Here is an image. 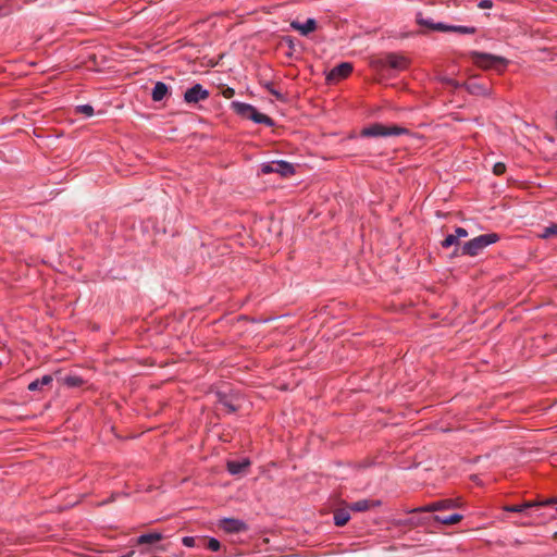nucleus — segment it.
Masks as SVG:
<instances>
[{
    "instance_id": "36",
    "label": "nucleus",
    "mask_w": 557,
    "mask_h": 557,
    "mask_svg": "<svg viewBox=\"0 0 557 557\" xmlns=\"http://www.w3.org/2000/svg\"><path fill=\"white\" fill-rule=\"evenodd\" d=\"M222 94H223V96H224L225 98H232V97H234V95H235V90H234L233 88H231V87H227V88H225V89L223 90V92H222Z\"/></svg>"
},
{
    "instance_id": "40",
    "label": "nucleus",
    "mask_w": 557,
    "mask_h": 557,
    "mask_svg": "<svg viewBox=\"0 0 557 557\" xmlns=\"http://www.w3.org/2000/svg\"><path fill=\"white\" fill-rule=\"evenodd\" d=\"M554 512H557V506H555V508H554Z\"/></svg>"
},
{
    "instance_id": "26",
    "label": "nucleus",
    "mask_w": 557,
    "mask_h": 557,
    "mask_svg": "<svg viewBox=\"0 0 557 557\" xmlns=\"http://www.w3.org/2000/svg\"><path fill=\"white\" fill-rule=\"evenodd\" d=\"M272 96L275 97L276 100L281 102L286 101V96L278 91L272 82H265L261 84Z\"/></svg>"
},
{
    "instance_id": "38",
    "label": "nucleus",
    "mask_w": 557,
    "mask_h": 557,
    "mask_svg": "<svg viewBox=\"0 0 557 557\" xmlns=\"http://www.w3.org/2000/svg\"><path fill=\"white\" fill-rule=\"evenodd\" d=\"M8 13L7 10L0 9V15H5Z\"/></svg>"
},
{
    "instance_id": "1",
    "label": "nucleus",
    "mask_w": 557,
    "mask_h": 557,
    "mask_svg": "<svg viewBox=\"0 0 557 557\" xmlns=\"http://www.w3.org/2000/svg\"><path fill=\"white\" fill-rule=\"evenodd\" d=\"M410 59L401 53L388 52L382 55L372 57L370 60L371 67L376 71L386 69L401 72L410 66Z\"/></svg>"
},
{
    "instance_id": "18",
    "label": "nucleus",
    "mask_w": 557,
    "mask_h": 557,
    "mask_svg": "<svg viewBox=\"0 0 557 557\" xmlns=\"http://www.w3.org/2000/svg\"><path fill=\"white\" fill-rule=\"evenodd\" d=\"M382 502L379 499L370 500V499H360L348 505V509L355 512H363L369 510L370 508L380 507Z\"/></svg>"
},
{
    "instance_id": "4",
    "label": "nucleus",
    "mask_w": 557,
    "mask_h": 557,
    "mask_svg": "<svg viewBox=\"0 0 557 557\" xmlns=\"http://www.w3.org/2000/svg\"><path fill=\"white\" fill-rule=\"evenodd\" d=\"M417 23L420 26L425 27L430 32H441V33L454 32V33L469 34V33H474V30H475L473 27L448 24V23H444V22H434L431 17H424L421 13H419L417 15Z\"/></svg>"
},
{
    "instance_id": "37",
    "label": "nucleus",
    "mask_w": 557,
    "mask_h": 557,
    "mask_svg": "<svg viewBox=\"0 0 557 557\" xmlns=\"http://www.w3.org/2000/svg\"><path fill=\"white\" fill-rule=\"evenodd\" d=\"M133 555H134V552L132 550V552H129L128 554L123 555V556H120V557H132Z\"/></svg>"
},
{
    "instance_id": "29",
    "label": "nucleus",
    "mask_w": 557,
    "mask_h": 557,
    "mask_svg": "<svg viewBox=\"0 0 557 557\" xmlns=\"http://www.w3.org/2000/svg\"><path fill=\"white\" fill-rule=\"evenodd\" d=\"M443 248H449L451 246H459L458 236L454 234H448L441 243Z\"/></svg>"
},
{
    "instance_id": "15",
    "label": "nucleus",
    "mask_w": 557,
    "mask_h": 557,
    "mask_svg": "<svg viewBox=\"0 0 557 557\" xmlns=\"http://www.w3.org/2000/svg\"><path fill=\"white\" fill-rule=\"evenodd\" d=\"M315 28L317 21L314 18H307V21L304 23L298 21L290 22L288 28H286L285 32L298 30L300 32V35H308L309 33L314 32Z\"/></svg>"
},
{
    "instance_id": "9",
    "label": "nucleus",
    "mask_w": 557,
    "mask_h": 557,
    "mask_svg": "<svg viewBox=\"0 0 557 557\" xmlns=\"http://www.w3.org/2000/svg\"><path fill=\"white\" fill-rule=\"evenodd\" d=\"M261 173L262 174L277 173L282 177H289L295 174V166L285 160H277V161L262 163L261 164Z\"/></svg>"
},
{
    "instance_id": "33",
    "label": "nucleus",
    "mask_w": 557,
    "mask_h": 557,
    "mask_svg": "<svg viewBox=\"0 0 557 557\" xmlns=\"http://www.w3.org/2000/svg\"><path fill=\"white\" fill-rule=\"evenodd\" d=\"M182 543L186 547H194L196 544V539L194 536H184L182 539Z\"/></svg>"
},
{
    "instance_id": "41",
    "label": "nucleus",
    "mask_w": 557,
    "mask_h": 557,
    "mask_svg": "<svg viewBox=\"0 0 557 557\" xmlns=\"http://www.w3.org/2000/svg\"><path fill=\"white\" fill-rule=\"evenodd\" d=\"M555 536L557 537V532L555 533Z\"/></svg>"
},
{
    "instance_id": "24",
    "label": "nucleus",
    "mask_w": 557,
    "mask_h": 557,
    "mask_svg": "<svg viewBox=\"0 0 557 557\" xmlns=\"http://www.w3.org/2000/svg\"><path fill=\"white\" fill-rule=\"evenodd\" d=\"M163 540V534L160 532H150L141 534L137 537L136 542L138 545L144 544H154L159 541Z\"/></svg>"
},
{
    "instance_id": "12",
    "label": "nucleus",
    "mask_w": 557,
    "mask_h": 557,
    "mask_svg": "<svg viewBox=\"0 0 557 557\" xmlns=\"http://www.w3.org/2000/svg\"><path fill=\"white\" fill-rule=\"evenodd\" d=\"M458 503L455 499L446 498L433 502L426 506L414 508L409 512H434V511H443L449 510L458 507Z\"/></svg>"
},
{
    "instance_id": "20",
    "label": "nucleus",
    "mask_w": 557,
    "mask_h": 557,
    "mask_svg": "<svg viewBox=\"0 0 557 557\" xmlns=\"http://www.w3.org/2000/svg\"><path fill=\"white\" fill-rule=\"evenodd\" d=\"M431 518L437 523L453 525L460 522L463 519V516L460 513L433 515Z\"/></svg>"
},
{
    "instance_id": "30",
    "label": "nucleus",
    "mask_w": 557,
    "mask_h": 557,
    "mask_svg": "<svg viewBox=\"0 0 557 557\" xmlns=\"http://www.w3.org/2000/svg\"><path fill=\"white\" fill-rule=\"evenodd\" d=\"M75 112L79 114H84L86 116H92L95 111L92 106L90 104H81L75 107Z\"/></svg>"
},
{
    "instance_id": "39",
    "label": "nucleus",
    "mask_w": 557,
    "mask_h": 557,
    "mask_svg": "<svg viewBox=\"0 0 557 557\" xmlns=\"http://www.w3.org/2000/svg\"><path fill=\"white\" fill-rule=\"evenodd\" d=\"M453 255L457 256L458 255V249H456Z\"/></svg>"
},
{
    "instance_id": "17",
    "label": "nucleus",
    "mask_w": 557,
    "mask_h": 557,
    "mask_svg": "<svg viewBox=\"0 0 557 557\" xmlns=\"http://www.w3.org/2000/svg\"><path fill=\"white\" fill-rule=\"evenodd\" d=\"M251 465L248 458H244L242 460H228L226 462V470L232 475L243 474Z\"/></svg>"
},
{
    "instance_id": "28",
    "label": "nucleus",
    "mask_w": 557,
    "mask_h": 557,
    "mask_svg": "<svg viewBox=\"0 0 557 557\" xmlns=\"http://www.w3.org/2000/svg\"><path fill=\"white\" fill-rule=\"evenodd\" d=\"M555 235H557V224L553 223L549 226L544 227L543 232L539 234V237L543 239H548Z\"/></svg>"
},
{
    "instance_id": "35",
    "label": "nucleus",
    "mask_w": 557,
    "mask_h": 557,
    "mask_svg": "<svg viewBox=\"0 0 557 557\" xmlns=\"http://www.w3.org/2000/svg\"><path fill=\"white\" fill-rule=\"evenodd\" d=\"M478 7L481 9H490L493 7V1L492 0H481L479 2Z\"/></svg>"
},
{
    "instance_id": "11",
    "label": "nucleus",
    "mask_w": 557,
    "mask_h": 557,
    "mask_svg": "<svg viewBox=\"0 0 557 557\" xmlns=\"http://www.w3.org/2000/svg\"><path fill=\"white\" fill-rule=\"evenodd\" d=\"M283 40L278 44V49H283L285 46L287 50L284 54L289 59H300L304 46L296 37H282Z\"/></svg>"
},
{
    "instance_id": "8",
    "label": "nucleus",
    "mask_w": 557,
    "mask_h": 557,
    "mask_svg": "<svg viewBox=\"0 0 557 557\" xmlns=\"http://www.w3.org/2000/svg\"><path fill=\"white\" fill-rule=\"evenodd\" d=\"M215 404L222 406L228 413L238 411L242 397L237 393L218 391L214 394Z\"/></svg>"
},
{
    "instance_id": "22",
    "label": "nucleus",
    "mask_w": 557,
    "mask_h": 557,
    "mask_svg": "<svg viewBox=\"0 0 557 557\" xmlns=\"http://www.w3.org/2000/svg\"><path fill=\"white\" fill-rule=\"evenodd\" d=\"M348 506L346 508H338L334 511V524L336 527H344L350 520Z\"/></svg>"
},
{
    "instance_id": "3",
    "label": "nucleus",
    "mask_w": 557,
    "mask_h": 557,
    "mask_svg": "<svg viewBox=\"0 0 557 557\" xmlns=\"http://www.w3.org/2000/svg\"><path fill=\"white\" fill-rule=\"evenodd\" d=\"M231 108L234 110V112L239 115L243 119L250 120L257 124H263L269 127H272L275 125V122L273 119L268 116L267 114H263L259 112L253 106L240 101H233L231 103Z\"/></svg>"
},
{
    "instance_id": "2",
    "label": "nucleus",
    "mask_w": 557,
    "mask_h": 557,
    "mask_svg": "<svg viewBox=\"0 0 557 557\" xmlns=\"http://www.w3.org/2000/svg\"><path fill=\"white\" fill-rule=\"evenodd\" d=\"M469 55L473 64L483 70H494L502 73L509 64L508 59L492 53L470 51Z\"/></svg>"
},
{
    "instance_id": "23",
    "label": "nucleus",
    "mask_w": 557,
    "mask_h": 557,
    "mask_svg": "<svg viewBox=\"0 0 557 557\" xmlns=\"http://www.w3.org/2000/svg\"><path fill=\"white\" fill-rule=\"evenodd\" d=\"M53 377L51 374H46L41 379H37L33 382H30L27 386L28 391L36 392V391H42L45 386H48L52 383Z\"/></svg>"
},
{
    "instance_id": "5",
    "label": "nucleus",
    "mask_w": 557,
    "mask_h": 557,
    "mask_svg": "<svg viewBox=\"0 0 557 557\" xmlns=\"http://www.w3.org/2000/svg\"><path fill=\"white\" fill-rule=\"evenodd\" d=\"M499 238L500 237L497 233H487V234L479 235L462 245L461 255L475 257L485 247L497 243L499 240Z\"/></svg>"
},
{
    "instance_id": "6",
    "label": "nucleus",
    "mask_w": 557,
    "mask_h": 557,
    "mask_svg": "<svg viewBox=\"0 0 557 557\" xmlns=\"http://www.w3.org/2000/svg\"><path fill=\"white\" fill-rule=\"evenodd\" d=\"M410 131L399 125H384L382 123H373L361 131L362 137H387L409 134Z\"/></svg>"
},
{
    "instance_id": "25",
    "label": "nucleus",
    "mask_w": 557,
    "mask_h": 557,
    "mask_svg": "<svg viewBox=\"0 0 557 557\" xmlns=\"http://www.w3.org/2000/svg\"><path fill=\"white\" fill-rule=\"evenodd\" d=\"M392 523L394 527H398V528H401V527L413 528V527H418V525L422 524L423 521L420 518L411 517V518H405V519H394Z\"/></svg>"
},
{
    "instance_id": "34",
    "label": "nucleus",
    "mask_w": 557,
    "mask_h": 557,
    "mask_svg": "<svg viewBox=\"0 0 557 557\" xmlns=\"http://www.w3.org/2000/svg\"><path fill=\"white\" fill-rule=\"evenodd\" d=\"M454 235L458 236V239L462 238V237H467L468 236V231L466 228H463V227H456Z\"/></svg>"
},
{
    "instance_id": "10",
    "label": "nucleus",
    "mask_w": 557,
    "mask_h": 557,
    "mask_svg": "<svg viewBox=\"0 0 557 557\" xmlns=\"http://www.w3.org/2000/svg\"><path fill=\"white\" fill-rule=\"evenodd\" d=\"M354 66L350 62H342L334 66L325 77L326 84L333 85L346 79L352 73Z\"/></svg>"
},
{
    "instance_id": "31",
    "label": "nucleus",
    "mask_w": 557,
    "mask_h": 557,
    "mask_svg": "<svg viewBox=\"0 0 557 557\" xmlns=\"http://www.w3.org/2000/svg\"><path fill=\"white\" fill-rule=\"evenodd\" d=\"M207 548L211 552H219L221 548V543L215 537H210L207 543Z\"/></svg>"
},
{
    "instance_id": "14",
    "label": "nucleus",
    "mask_w": 557,
    "mask_h": 557,
    "mask_svg": "<svg viewBox=\"0 0 557 557\" xmlns=\"http://www.w3.org/2000/svg\"><path fill=\"white\" fill-rule=\"evenodd\" d=\"M210 92L203 88L201 84H195L184 92V101L186 103H197L201 100L208 99Z\"/></svg>"
},
{
    "instance_id": "16",
    "label": "nucleus",
    "mask_w": 557,
    "mask_h": 557,
    "mask_svg": "<svg viewBox=\"0 0 557 557\" xmlns=\"http://www.w3.org/2000/svg\"><path fill=\"white\" fill-rule=\"evenodd\" d=\"M465 89L474 96H488L491 89L487 85L479 83L476 79H469L463 84Z\"/></svg>"
},
{
    "instance_id": "32",
    "label": "nucleus",
    "mask_w": 557,
    "mask_h": 557,
    "mask_svg": "<svg viewBox=\"0 0 557 557\" xmlns=\"http://www.w3.org/2000/svg\"><path fill=\"white\" fill-rule=\"evenodd\" d=\"M506 172V165L503 162H497L493 166V173L495 175H503Z\"/></svg>"
},
{
    "instance_id": "7",
    "label": "nucleus",
    "mask_w": 557,
    "mask_h": 557,
    "mask_svg": "<svg viewBox=\"0 0 557 557\" xmlns=\"http://www.w3.org/2000/svg\"><path fill=\"white\" fill-rule=\"evenodd\" d=\"M557 498H546L543 500H536V502H524L518 505H507L504 507V510L507 512H516V513H523L524 516H532L531 510L533 511H540L541 509L556 505Z\"/></svg>"
},
{
    "instance_id": "27",
    "label": "nucleus",
    "mask_w": 557,
    "mask_h": 557,
    "mask_svg": "<svg viewBox=\"0 0 557 557\" xmlns=\"http://www.w3.org/2000/svg\"><path fill=\"white\" fill-rule=\"evenodd\" d=\"M63 384L71 388L81 387L84 384V380L78 375H66L63 379Z\"/></svg>"
},
{
    "instance_id": "21",
    "label": "nucleus",
    "mask_w": 557,
    "mask_h": 557,
    "mask_svg": "<svg viewBox=\"0 0 557 557\" xmlns=\"http://www.w3.org/2000/svg\"><path fill=\"white\" fill-rule=\"evenodd\" d=\"M169 94V86L163 82H157L152 88L151 98L153 101L159 102L162 101Z\"/></svg>"
},
{
    "instance_id": "19",
    "label": "nucleus",
    "mask_w": 557,
    "mask_h": 557,
    "mask_svg": "<svg viewBox=\"0 0 557 557\" xmlns=\"http://www.w3.org/2000/svg\"><path fill=\"white\" fill-rule=\"evenodd\" d=\"M554 508H555V505H552V506H547V507L541 509L540 511L531 510L532 516H529V517L533 518L536 521V523H543L547 520L555 518V513L550 512V511H554Z\"/></svg>"
},
{
    "instance_id": "13",
    "label": "nucleus",
    "mask_w": 557,
    "mask_h": 557,
    "mask_svg": "<svg viewBox=\"0 0 557 557\" xmlns=\"http://www.w3.org/2000/svg\"><path fill=\"white\" fill-rule=\"evenodd\" d=\"M219 528L228 534H237L248 531V524L236 518H223L219 521Z\"/></svg>"
}]
</instances>
